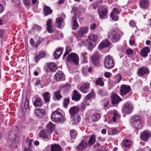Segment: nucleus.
Wrapping results in <instances>:
<instances>
[{
	"mask_svg": "<svg viewBox=\"0 0 151 151\" xmlns=\"http://www.w3.org/2000/svg\"><path fill=\"white\" fill-rule=\"evenodd\" d=\"M122 78L121 75L119 74L115 76L113 78V82L115 83H118L122 80Z\"/></svg>",
	"mask_w": 151,
	"mask_h": 151,
	"instance_id": "f704fd0d",
	"label": "nucleus"
},
{
	"mask_svg": "<svg viewBox=\"0 0 151 151\" xmlns=\"http://www.w3.org/2000/svg\"><path fill=\"white\" fill-rule=\"evenodd\" d=\"M51 151H61V148L58 144H55L51 146Z\"/></svg>",
	"mask_w": 151,
	"mask_h": 151,
	"instance_id": "c756f323",
	"label": "nucleus"
},
{
	"mask_svg": "<svg viewBox=\"0 0 151 151\" xmlns=\"http://www.w3.org/2000/svg\"><path fill=\"white\" fill-rule=\"evenodd\" d=\"M4 10L3 6L0 3V14L2 13Z\"/></svg>",
	"mask_w": 151,
	"mask_h": 151,
	"instance_id": "69168bd1",
	"label": "nucleus"
},
{
	"mask_svg": "<svg viewBox=\"0 0 151 151\" xmlns=\"http://www.w3.org/2000/svg\"><path fill=\"white\" fill-rule=\"evenodd\" d=\"M130 122L131 125L137 129H141L142 127L140 117L138 116H135L132 117Z\"/></svg>",
	"mask_w": 151,
	"mask_h": 151,
	"instance_id": "f03ea898",
	"label": "nucleus"
},
{
	"mask_svg": "<svg viewBox=\"0 0 151 151\" xmlns=\"http://www.w3.org/2000/svg\"><path fill=\"white\" fill-rule=\"evenodd\" d=\"M36 115L38 117L42 118L45 114V112L43 109H36L35 111Z\"/></svg>",
	"mask_w": 151,
	"mask_h": 151,
	"instance_id": "a211bd4d",
	"label": "nucleus"
},
{
	"mask_svg": "<svg viewBox=\"0 0 151 151\" xmlns=\"http://www.w3.org/2000/svg\"><path fill=\"white\" fill-rule=\"evenodd\" d=\"M23 3L26 7L27 9H29L30 8V0H23Z\"/></svg>",
	"mask_w": 151,
	"mask_h": 151,
	"instance_id": "603ef678",
	"label": "nucleus"
},
{
	"mask_svg": "<svg viewBox=\"0 0 151 151\" xmlns=\"http://www.w3.org/2000/svg\"><path fill=\"white\" fill-rule=\"evenodd\" d=\"M109 132L110 133V135H114L118 133V131L115 128H110L109 129Z\"/></svg>",
	"mask_w": 151,
	"mask_h": 151,
	"instance_id": "79ce46f5",
	"label": "nucleus"
},
{
	"mask_svg": "<svg viewBox=\"0 0 151 151\" xmlns=\"http://www.w3.org/2000/svg\"><path fill=\"white\" fill-rule=\"evenodd\" d=\"M96 27V25L95 23H93L91 25L90 27V29L91 30L94 29Z\"/></svg>",
	"mask_w": 151,
	"mask_h": 151,
	"instance_id": "680f3d73",
	"label": "nucleus"
},
{
	"mask_svg": "<svg viewBox=\"0 0 151 151\" xmlns=\"http://www.w3.org/2000/svg\"><path fill=\"white\" fill-rule=\"evenodd\" d=\"M41 29L42 28L40 26L36 24H34L32 28V30L34 31L35 30L40 31Z\"/></svg>",
	"mask_w": 151,
	"mask_h": 151,
	"instance_id": "8fccbe9b",
	"label": "nucleus"
},
{
	"mask_svg": "<svg viewBox=\"0 0 151 151\" xmlns=\"http://www.w3.org/2000/svg\"><path fill=\"white\" fill-rule=\"evenodd\" d=\"M150 52L149 47H144L140 51V55L143 57H146L147 56V54Z\"/></svg>",
	"mask_w": 151,
	"mask_h": 151,
	"instance_id": "aec40b11",
	"label": "nucleus"
},
{
	"mask_svg": "<svg viewBox=\"0 0 151 151\" xmlns=\"http://www.w3.org/2000/svg\"><path fill=\"white\" fill-rule=\"evenodd\" d=\"M126 53L128 55H131L133 53V51L131 49H128L126 50Z\"/></svg>",
	"mask_w": 151,
	"mask_h": 151,
	"instance_id": "13d9d810",
	"label": "nucleus"
},
{
	"mask_svg": "<svg viewBox=\"0 0 151 151\" xmlns=\"http://www.w3.org/2000/svg\"><path fill=\"white\" fill-rule=\"evenodd\" d=\"M32 141V139H29V138H28L26 139V143L28 145V147L29 148L32 147L31 145Z\"/></svg>",
	"mask_w": 151,
	"mask_h": 151,
	"instance_id": "de8ad7c7",
	"label": "nucleus"
},
{
	"mask_svg": "<svg viewBox=\"0 0 151 151\" xmlns=\"http://www.w3.org/2000/svg\"><path fill=\"white\" fill-rule=\"evenodd\" d=\"M120 117V115H118L116 111H115L113 112V120L114 122H116L118 120Z\"/></svg>",
	"mask_w": 151,
	"mask_h": 151,
	"instance_id": "ea45409f",
	"label": "nucleus"
},
{
	"mask_svg": "<svg viewBox=\"0 0 151 151\" xmlns=\"http://www.w3.org/2000/svg\"><path fill=\"white\" fill-rule=\"evenodd\" d=\"M133 111V107L132 104L129 103H125L123 107L122 111L127 114H130Z\"/></svg>",
	"mask_w": 151,
	"mask_h": 151,
	"instance_id": "9d476101",
	"label": "nucleus"
},
{
	"mask_svg": "<svg viewBox=\"0 0 151 151\" xmlns=\"http://www.w3.org/2000/svg\"><path fill=\"white\" fill-rule=\"evenodd\" d=\"M4 30L3 29L0 30V37H2L4 35Z\"/></svg>",
	"mask_w": 151,
	"mask_h": 151,
	"instance_id": "338daca9",
	"label": "nucleus"
},
{
	"mask_svg": "<svg viewBox=\"0 0 151 151\" xmlns=\"http://www.w3.org/2000/svg\"><path fill=\"white\" fill-rule=\"evenodd\" d=\"M55 78L57 81L64 79L63 73L61 71H58L55 75Z\"/></svg>",
	"mask_w": 151,
	"mask_h": 151,
	"instance_id": "393cba45",
	"label": "nucleus"
},
{
	"mask_svg": "<svg viewBox=\"0 0 151 151\" xmlns=\"http://www.w3.org/2000/svg\"><path fill=\"white\" fill-rule=\"evenodd\" d=\"M92 42L89 41V42L88 43L89 46H88V48L89 50H91L93 47V45L92 43Z\"/></svg>",
	"mask_w": 151,
	"mask_h": 151,
	"instance_id": "e2e57ef3",
	"label": "nucleus"
},
{
	"mask_svg": "<svg viewBox=\"0 0 151 151\" xmlns=\"http://www.w3.org/2000/svg\"><path fill=\"white\" fill-rule=\"evenodd\" d=\"M88 28L82 27L80 28L76 34V37L81 40H83L86 37V34L88 32Z\"/></svg>",
	"mask_w": 151,
	"mask_h": 151,
	"instance_id": "7ed1b4c3",
	"label": "nucleus"
},
{
	"mask_svg": "<svg viewBox=\"0 0 151 151\" xmlns=\"http://www.w3.org/2000/svg\"><path fill=\"white\" fill-rule=\"evenodd\" d=\"M104 64L105 67L109 69L112 68L114 65L113 58L110 55H108L104 59Z\"/></svg>",
	"mask_w": 151,
	"mask_h": 151,
	"instance_id": "39448f33",
	"label": "nucleus"
},
{
	"mask_svg": "<svg viewBox=\"0 0 151 151\" xmlns=\"http://www.w3.org/2000/svg\"><path fill=\"white\" fill-rule=\"evenodd\" d=\"M71 118L72 119V120H71L70 122L72 125L77 124L79 123L80 121V116L78 115H76L74 116L72 118Z\"/></svg>",
	"mask_w": 151,
	"mask_h": 151,
	"instance_id": "5701e85b",
	"label": "nucleus"
},
{
	"mask_svg": "<svg viewBox=\"0 0 151 151\" xmlns=\"http://www.w3.org/2000/svg\"><path fill=\"white\" fill-rule=\"evenodd\" d=\"M98 38V36L97 35H91L89 36V39L90 42H94L96 41Z\"/></svg>",
	"mask_w": 151,
	"mask_h": 151,
	"instance_id": "4c0bfd02",
	"label": "nucleus"
},
{
	"mask_svg": "<svg viewBox=\"0 0 151 151\" xmlns=\"http://www.w3.org/2000/svg\"><path fill=\"white\" fill-rule=\"evenodd\" d=\"M105 76L107 78H109L110 77V73L109 72H106L104 74Z\"/></svg>",
	"mask_w": 151,
	"mask_h": 151,
	"instance_id": "0e129e2a",
	"label": "nucleus"
},
{
	"mask_svg": "<svg viewBox=\"0 0 151 151\" xmlns=\"http://www.w3.org/2000/svg\"><path fill=\"white\" fill-rule=\"evenodd\" d=\"M81 96L76 90H74L73 91L72 99L76 101H79L81 98Z\"/></svg>",
	"mask_w": 151,
	"mask_h": 151,
	"instance_id": "b1692460",
	"label": "nucleus"
},
{
	"mask_svg": "<svg viewBox=\"0 0 151 151\" xmlns=\"http://www.w3.org/2000/svg\"><path fill=\"white\" fill-rule=\"evenodd\" d=\"M70 100L68 99H65L63 101V104L64 106L66 108L67 107L68 104L69 103Z\"/></svg>",
	"mask_w": 151,
	"mask_h": 151,
	"instance_id": "864d4df0",
	"label": "nucleus"
},
{
	"mask_svg": "<svg viewBox=\"0 0 151 151\" xmlns=\"http://www.w3.org/2000/svg\"><path fill=\"white\" fill-rule=\"evenodd\" d=\"M18 132V129L17 126L13 127L9 133V138L11 141L14 140L17 136Z\"/></svg>",
	"mask_w": 151,
	"mask_h": 151,
	"instance_id": "423d86ee",
	"label": "nucleus"
},
{
	"mask_svg": "<svg viewBox=\"0 0 151 151\" xmlns=\"http://www.w3.org/2000/svg\"><path fill=\"white\" fill-rule=\"evenodd\" d=\"M48 67L49 70L52 71H55L57 69L56 65L55 63H53L49 64Z\"/></svg>",
	"mask_w": 151,
	"mask_h": 151,
	"instance_id": "7c9ffc66",
	"label": "nucleus"
},
{
	"mask_svg": "<svg viewBox=\"0 0 151 151\" xmlns=\"http://www.w3.org/2000/svg\"><path fill=\"white\" fill-rule=\"evenodd\" d=\"M110 44L111 43L107 40H103L99 45L98 46V49L99 50H101L104 47L109 46Z\"/></svg>",
	"mask_w": 151,
	"mask_h": 151,
	"instance_id": "4be33fe9",
	"label": "nucleus"
},
{
	"mask_svg": "<svg viewBox=\"0 0 151 151\" xmlns=\"http://www.w3.org/2000/svg\"><path fill=\"white\" fill-rule=\"evenodd\" d=\"M44 40V39L42 37H39V40H38V42L39 44H40V43H41Z\"/></svg>",
	"mask_w": 151,
	"mask_h": 151,
	"instance_id": "774afa93",
	"label": "nucleus"
},
{
	"mask_svg": "<svg viewBox=\"0 0 151 151\" xmlns=\"http://www.w3.org/2000/svg\"><path fill=\"white\" fill-rule=\"evenodd\" d=\"M108 38L112 42H115L118 41L120 38V35L116 32L112 30L109 31L107 34Z\"/></svg>",
	"mask_w": 151,
	"mask_h": 151,
	"instance_id": "20e7f679",
	"label": "nucleus"
},
{
	"mask_svg": "<svg viewBox=\"0 0 151 151\" xmlns=\"http://www.w3.org/2000/svg\"><path fill=\"white\" fill-rule=\"evenodd\" d=\"M88 137L87 136L84 137L81 142L80 144L76 147L78 150H83L87 147L88 145L87 142Z\"/></svg>",
	"mask_w": 151,
	"mask_h": 151,
	"instance_id": "0eeeda50",
	"label": "nucleus"
},
{
	"mask_svg": "<svg viewBox=\"0 0 151 151\" xmlns=\"http://www.w3.org/2000/svg\"><path fill=\"white\" fill-rule=\"evenodd\" d=\"M91 61L92 63L95 66L98 65L100 58V54L98 52H96L91 57Z\"/></svg>",
	"mask_w": 151,
	"mask_h": 151,
	"instance_id": "4468645a",
	"label": "nucleus"
},
{
	"mask_svg": "<svg viewBox=\"0 0 151 151\" xmlns=\"http://www.w3.org/2000/svg\"><path fill=\"white\" fill-rule=\"evenodd\" d=\"M42 101L40 98L37 99L34 103V106L36 107H41L42 105Z\"/></svg>",
	"mask_w": 151,
	"mask_h": 151,
	"instance_id": "c85d7f7f",
	"label": "nucleus"
},
{
	"mask_svg": "<svg viewBox=\"0 0 151 151\" xmlns=\"http://www.w3.org/2000/svg\"><path fill=\"white\" fill-rule=\"evenodd\" d=\"M45 55V52L44 51H42L40 52L38 55H36L34 57V58L37 63L39 59L44 57Z\"/></svg>",
	"mask_w": 151,
	"mask_h": 151,
	"instance_id": "cd10ccee",
	"label": "nucleus"
},
{
	"mask_svg": "<svg viewBox=\"0 0 151 151\" xmlns=\"http://www.w3.org/2000/svg\"><path fill=\"white\" fill-rule=\"evenodd\" d=\"M130 90V87L128 85H122L120 87V92L122 96L127 94Z\"/></svg>",
	"mask_w": 151,
	"mask_h": 151,
	"instance_id": "9b49d317",
	"label": "nucleus"
},
{
	"mask_svg": "<svg viewBox=\"0 0 151 151\" xmlns=\"http://www.w3.org/2000/svg\"><path fill=\"white\" fill-rule=\"evenodd\" d=\"M46 130L48 134H51L55 130V125L51 122H49L46 125Z\"/></svg>",
	"mask_w": 151,
	"mask_h": 151,
	"instance_id": "f3484780",
	"label": "nucleus"
},
{
	"mask_svg": "<svg viewBox=\"0 0 151 151\" xmlns=\"http://www.w3.org/2000/svg\"><path fill=\"white\" fill-rule=\"evenodd\" d=\"M139 4V6L141 8L146 9L149 6L150 2L149 0H140Z\"/></svg>",
	"mask_w": 151,
	"mask_h": 151,
	"instance_id": "ddd939ff",
	"label": "nucleus"
},
{
	"mask_svg": "<svg viewBox=\"0 0 151 151\" xmlns=\"http://www.w3.org/2000/svg\"><path fill=\"white\" fill-rule=\"evenodd\" d=\"M100 118V114L96 113L94 114L91 116V119L93 122H96Z\"/></svg>",
	"mask_w": 151,
	"mask_h": 151,
	"instance_id": "58836bf2",
	"label": "nucleus"
},
{
	"mask_svg": "<svg viewBox=\"0 0 151 151\" xmlns=\"http://www.w3.org/2000/svg\"><path fill=\"white\" fill-rule=\"evenodd\" d=\"M70 135L71 137L75 138L76 137L77 135L76 132L74 130H72L70 131Z\"/></svg>",
	"mask_w": 151,
	"mask_h": 151,
	"instance_id": "3c124183",
	"label": "nucleus"
},
{
	"mask_svg": "<svg viewBox=\"0 0 151 151\" xmlns=\"http://www.w3.org/2000/svg\"><path fill=\"white\" fill-rule=\"evenodd\" d=\"M71 22L73 25V29H76L79 27V25L76 21V17H73L72 18Z\"/></svg>",
	"mask_w": 151,
	"mask_h": 151,
	"instance_id": "a878e982",
	"label": "nucleus"
},
{
	"mask_svg": "<svg viewBox=\"0 0 151 151\" xmlns=\"http://www.w3.org/2000/svg\"><path fill=\"white\" fill-rule=\"evenodd\" d=\"M108 7L106 6H103L100 7L98 10V14L100 18L102 19L107 14Z\"/></svg>",
	"mask_w": 151,
	"mask_h": 151,
	"instance_id": "1a4fd4ad",
	"label": "nucleus"
},
{
	"mask_svg": "<svg viewBox=\"0 0 151 151\" xmlns=\"http://www.w3.org/2000/svg\"><path fill=\"white\" fill-rule=\"evenodd\" d=\"M111 13L115 14H118L120 12L118 9L116 8H114L113 9V11Z\"/></svg>",
	"mask_w": 151,
	"mask_h": 151,
	"instance_id": "4d7b16f0",
	"label": "nucleus"
},
{
	"mask_svg": "<svg viewBox=\"0 0 151 151\" xmlns=\"http://www.w3.org/2000/svg\"><path fill=\"white\" fill-rule=\"evenodd\" d=\"M149 73V71L148 68L143 67L138 69L137 74L139 76H141Z\"/></svg>",
	"mask_w": 151,
	"mask_h": 151,
	"instance_id": "6ab92c4d",
	"label": "nucleus"
},
{
	"mask_svg": "<svg viewBox=\"0 0 151 151\" xmlns=\"http://www.w3.org/2000/svg\"><path fill=\"white\" fill-rule=\"evenodd\" d=\"M123 146L126 147H130L131 142L130 141L127 140H124L122 142Z\"/></svg>",
	"mask_w": 151,
	"mask_h": 151,
	"instance_id": "37998d69",
	"label": "nucleus"
},
{
	"mask_svg": "<svg viewBox=\"0 0 151 151\" xmlns=\"http://www.w3.org/2000/svg\"><path fill=\"white\" fill-rule=\"evenodd\" d=\"M47 28L48 31L50 32L53 30L52 26L51 24V20L49 19L47 22Z\"/></svg>",
	"mask_w": 151,
	"mask_h": 151,
	"instance_id": "72a5a7b5",
	"label": "nucleus"
},
{
	"mask_svg": "<svg viewBox=\"0 0 151 151\" xmlns=\"http://www.w3.org/2000/svg\"><path fill=\"white\" fill-rule=\"evenodd\" d=\"M134 37L131 36V38L129 40V44L130 45H133L135 43L134 41L132 39Z\"/></svg>",
	"mask_w": 151,
	"mask_h": 151,
	"instance_id": "052dcab7",
	"label": "nucleus"
},
{
	"mask_svg": "<svg viewBox=\"0 0 151 151\" xmlns=\"http://www.w3.org/2000/svg\"><path fill=\"white\" fill-rule=\"evenodd\" d=\"M79 110V108L77 106L71 107L69 110V113L70 115V117L72 118L73 116H75L77 114Z\"/></svg>",
	"mask_w": 151,
	"mask_h": 151,
	"instance_id": "dca6fc26",
	"label": "nucleus"
},
{
	"mask_svg": "<svg viewBox=\"0 0 151 151\" xmlns=\"http://www.w3.org/2000/svg\"><path fill=\"white\" fill-rule=\"evenodd\" d=\"M94 95V91L93 90H92L85 97L86 100H89Z\"/></svg>",
	"mask_w": 151,
	"mask_h": 151,
	"instance_id": "49530a36",
	"label": "nucleus"
},
{
	"mask_svg": "<svg viewBox=\"0 0 151 151\" xmlns=\"http://www.w3.org/2000/svg\"><path fill=\"white\" fill-rule=\"evenodd\" d=\"M54 94L55 98L56 99L59 100L61 98V96L60 94V92L59 91L55 92Z\"/></svg>",
	"mask_w": 151,
	"mask_h": 151,
	"instance_id": "09e8293b",
	"label": "nucleus"
},
{
	"mask_svg": "<svg viewBox=\"0 0 151 151\" xmlns=\"http://www.w3.org/2000/svg\"><path fill=\"white\" fill-rule=\"evenodd\" d=\"M130 26L132 27H134L135 26V23L134 21L133 20H131L129 22Z\"/></svg>",
	"mask_w": 151,
	"mask_h": 151,
	"instance_id": "bf43d9fd",
	"label": "nucleus"
},
{
	"mask_svg": "<svg viewBox=\"0 0 151 151\" xmlns=\"http://www.w3.org/2000/svg\"><path fill=\"white\" fill-rule=\"evenodd\" d=\"M71 48L70 47L67 46L66 48V51L63 55V57H65L66 55L69 54L71 51Z\"/></svg>",
	"mask_w": 151,
	"mask_h": 151,
	"instance_id": "5fc2aeb1",
	"label": "nucleus"
},
{
	"mask_svg": "<svg viewBox=\"0 0 151 151\" xmlns=\"http://www.w3.org/2000/svg\"><path fill=\"white\" fill-rule=\"evenodd\" d=\"M117 14L111 13L110 15V17L114 21H116L118 20L119 17Z\"/></svg>",
	"mask_w": 151,
	"mask_h": 151,
	"instance_id": "a18cd8bd",
	"label": "nucleus"
},
{
	"mask_svg": "<svg viewBox=\"0 0 151 151\" xmlns=\"http://www.w3.org/2000/svg\"><path fill=\"white\" fill-rule=\"evenodd\" d=\"M52 10L48 6H45L44 8L43 13L45 16L50 15L52 13Z\"/></svg>",
	"mask_w": 151,
	"mask_h": 151,
	"instance_id": "bb28decb",
	"label": "nucleus"
},
{
	"mask_svg": "<svg viewBox=\"0 0 151 151\" xmlns=\"http://www.w3.org/2000/svg\"><path fill=\"white\" fill-rule=\"evenodd\" d=\"M63 19L61 17L58 18L56 19V22L58 26V28H61Z\"/></svg>",
	"mask_w": 151,
	"mask_h": 151,
	"instance_id": "c03bdc74",
	"label": "nucleus"
},
{
	"mask_svg": "<svg viewBox=\"0 0 151 151\" xmlns=\"http://www.w3.org/2000/svg\"><path fill=\"white\" fill-rule=\"evenodd\" d=\"M121 99L116 94L113 93L111 96V102L114 105L117 103Z\"/></svg>",
	"mask_w": 151,
	"mask_h": 151,
	"instance_id": "412c9836",
	"label": "nucleus"
},
{
	"mask_svg": "<svg viewBox=\"0 0 151 151\" xmlns=\"http://www.w3.org/2000/svg\"><path fill=\"white\" fill-rule=\"evenodd\" d=\"M51 119L52 121L55 122L63 123L65 120L62 114L60 112L55 111L51 114Z\"/></svg>",
	"mask_w": 151,
	"mask_h": 151,
	"instance_id": "f257e3e1",
	"label": "nucleus"
},
{
	"mask_svg": "<svg viewBox=\"0 0 151 151\" xmlns=\"http://www.w3.org/2000/svg\"><path fill=\"white\" fill-rule=\"evenodd\" d=\"M96 136L95 135H92L91 136L89 139L88 142V144L89 145H93L96 141Z\"/></svg>",
	"mask_w": 151,
	"mask_h": 151,
	"instance_id": "2f4dec72",
	"label": "nucleus"
},
{
	"mask_svg": "<svg viewBox=\"0 0 151 151\" xmlns=\"http://www.w3.org/2000/svg\"><path fill=\"white\" fill-rule=\"evenodd\" d=\"M47 133H46L44 130H41L39 133L38 136L39 137L42 138L44 139H46L48 138Z\"/></svg>",
	"mask_w": 151,
	"mask_h": 151,
	"instance_id": "e433bc0d",
	"label": "nucleus"
},
{
	"mask_svg": "<svg viewBox=\"0 0 151 151\" xmlns=\"http://www.w3.org/2000/svg\"><path fill=\"white\" fill-rule=\"evenodd\" d=\"M43 96L44 97V101L47 103L50 101L49 99L50 97L49 93L48 92H46L44 93L43 94Z\"/></svg>",
	"mask_w": 151,
	"mask_h": 151,
	"instance_id": "c9c22d12",
	"label": "nucleus"
},
{
	"mask_svg": "<svg viewBox=\"0 0 151 151\" xmlns=\"http://www.w3.org/2000/svg\"><path fill=\"white\" fill-rule=\"evenodd\" d=\"M96 85H98L99 86H104V83L102 80V78L101 77L97 79L95 82Z\"/></svg>",
	"mask_w": 151,
	"mask_h": 151,
	"instance_id": "a19ab883",
	"label": "nucleus"
},
{
	"mask_svg": "<svg viewBox=\"0 0 151 151\" xmlns=\"http://www.w3.org/2000/svg\"><path fill=\"white\" fill-rule=\"evenodd\" d=\"M151 136V133L148 130H145L143 132L140 136V138L143 141H146Z\"/></svg>",
	"mask_w": 151,
	"mask_h": 151,
	"instance_id": "2eb2a0df",
	"label": "nucleus"
},
{
	"mask_svg": "<svg viewBox=\"0 0 151 151\" xmlns=\"http://www.w3.org/2000/svg\"><path fill=\"white\" fill-rule=\"evenodd\" d=\"M62 50L61 48H58L56 50L54 55L55 59H57L60 56L62 53Z\"/></svg>",
	"mask_w": 151,
	"mask_h": 151,
	"instance_id": "473e14b6",
	"label": "nucleus"
},
{
	"mask_svg": "<svg viewBox=\"0 0 151 151\" xmlns=\"http://www.w3.org/2000/svg\"><path fill=\"white\" fill-rule=\"evenodd\" d=\"M90 89V84L88 83H85L82 84L78 89L83 93H86L88 92Z\"/></svg>",
	"mask_w": 151,
	"mask_h": 151,
	"instance_id": "f8f14e48",
	"label": "nucleus"
},
{
	"mask_svg": "<svg viewBox=\"0 0 151 151\" xmlns=\"http://www.w3.org/2000/svg\"><path fill=\"white\" fill-rule=\"evenodd\" d=\"M67 60L68 61H72L75 64L77 65L78 63L79 58L76 53H72L68 56Z\"/></svg>",
	"mask_w": 151,
	"mask_h": 151,
	"instance_id": "6e6552de",
	"label": "nucleus"
},
{
	"mask_svg": "<svg viewBox=\"0 0 151 151\" xmlns=\"http://www.w3.org/2000/svg\"><path fill=\"white\" fill-rule=\"evenodd\" d=\"M29 103L28 99H26L24 101V108L25 109H28L29 107Z\"/></svg>",
	"mask_w": 151,
	"mask_h": 151,
	"instance_id": "6e6d98bb",
	"label": "nucleus"
}]
</instances>
